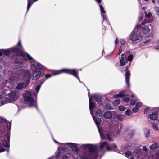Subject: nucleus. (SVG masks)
I'll return each instance as SVG.
<instances>
[{
  "mask_svg": "<svg viewBox=\"0 0 159 159\" xmlns=\"http://www.w3.org/2000/svg\"><path fill=\"white\" fill-rule=\"evenodd\" d=\"M123 48L121 47H120V49H119V53H118V55H119L121 53L122 51V50H123Z\"/></svg>",
  "mask_w": 159,
  "mask_h": 159,
  "instance_id": "47",
  "label": "nucleus"
},
{
  "mask_svg": "<svg viewBox=\"0 0 159 159\" xmlns=\"http://www.w3.org/2000/svg\"><path fill=\"white\" fill-rule=\"evenodd\" d=\"M125 156L128 157L131 156L130 159H138V153L137 152H134L132 154L131 152L130 151H128L125 153Z\"/></svg>",
  "mask_w": 159,
  "mask_h": 159,
  "instance_id": "14",
  "label": "nucleus"
},
{
  "mask_svg": "<svg viewBox=\"0 0 159 159\" xmlns=\"http://www.w3.org/2000/svg\"><path fill=\"white\" fill-rule=\"evenodd\" d=\"M120 129H119L117 131V133H118V134H119L120 133Z\"/></svg>",
  "mask_w": 159,
  "mask_h": 159,
  "instance_id": "60",
  "label": "nucleus"
},
{
  "mask_svg": "<svg viewBox=\"0 0 159 159\" xmlns=\"http://www.w3.org/2000/svg\"><path fill=\"white\" fill-rule=\"evenodd\" d=\"M137 107H135L132 110L133 112L134 113H136L137 112L138 110L139 109H137Z\"/></svg>",
  "mask_w": 159,
  "mask_h": 159,
  "instance_id": "41",
  "label": "nucleus"
},
{
  "mask_svg": "<svg viewBox=\"0 0 159 159\" xmlns=\"http://www.w3.org/2000/svg\"><path fill=\"white\" fill-rule=\"evenodd\" d=\"M145 13V14L144 19L145 22L147 23L152 21L153 20V18L152 14L150 13L146 14V12Z\"/></svg>",
  "mask_w": 159,
  "mask_h": 159,
  "instance_id": "17",
  "label": "nucleus"
},
{
  "mask_svg": "<svg viewBox=\"0 0 159 159\" xmlns=\"http://www.w3.org/2000/svg\"><path fill=\"white\" fill-rule=\"evenodd\" d=\"M140 27V26H137L130 34V39L132 41H138L140 40V35L139 28Z\"/></svg>",
  "mask_w": 159,
  "mask_h": 159,
  "instance_id": "5",
  "label": "nucleus"
},
{
  "mask_svg": "<svg viewBox=\"0 0 159 159\" xmlns=\"http://www.w3.org/2000/svg\"><path fill=\"white\" fill-rule=\"evenodd\" d=\"M9 99L10 101H14L17 98V95L15 91H12L8 94Z\"/></svg>",
  "mask_w": 159,
  "mask_h": 159,
  "instance_id": "15",
  "label": "nucleus"
},
{
  "mask_svg": "<svg viewBox=\"0 0 159 159\" xmlns=\"http://www.w3.org/2000/svg\"><path fill=\"white\" fill-rule=\"evenodd\" d=\"M120 42L121 44L122 45H124L125 43V41L124 39H121Z\"/></svg>",
  "mask_w": 159,
  "mask_h": 159,
  "instance_id": "39",
  "label": "nucleus"
},
{
  "mask_svg": "<svg viewBox=\"0 0 159 159\" xmlns=\"http://www.w3.org/2000/svg\"><path fill=\"white\" fill-rule=\"evenodd\" d=\"M63 144L66 145L68 147L71 148L72 150L75 152H77L78 151V144L76 143H63Z\"/></svg>",
  "mask_w": 159,
  "mask_h": 159,
  "instance_id": "12",
  "label": "nucleus"
},
{
  "mask_svg": "<svg viewBox=\"0 0 159 159\" xmlns=\"http://www.w3.org/2000/svg\"><path fill=\"white\" fill-rule=\"evenodd\" d=\"M143 150L145 152L147 151V148L146 146H144L143 147Z\"/></svg>",
  "mask_w": 159,
  "mask_h": 159,
  "instance_id": "52",
  "label": "nucleus"
},
{
  "mask_svg": "<svg viewBox=\"0 0 159 159\" xmlns=\"http://www.w3.org/2000/svg\"><path fill=\"white\" fill-rule=\"evenodd\" d=\"M118 43H119V41H118L117 39H116L115 41V43L116 44V45Z\"/></svg>",
  "mask_w": 159,
  "mask_h": 159,
  "instance_id": "57",
  "label": "nucleus"
},
{
  "mask_svg": "<svg viewBox=\"0 0 159 159\" xmlns=\"http://www.w3.org/2000/svg\"><path fill=\"white\" fill-rule=\"evenodd\" d=\"M106 108L109 110H110L112 109V107L109 105H107L106 107Z\"/></svg>",
  "mask_w": 159,
  "mask_h": 159,
  "instance_id": "48",
  "label": "nucleus"
},
{
  "mask_svg": "<svg viewBox=\"0 0 159 159\" xmlns=\"http://www.w3.org/2000/svg\"><path fill=\"white\" fill-rule=\"evenodd\" d=\"M62 73H65L72 75L74 76L77 78L80 82H81L79 78L77 76V73L75 69H63L60 70H57L53 73V75H56L60 74Z\"/></svg>",
  "mask_w": 159,
  "mask_h": 159,
  "instance_id": "4",
  "label": "nucleus"
},
{
  "mask_svg": "<svg viewBox=\"0 0 159 159\" xmlns=\"http://www.w3.org/2000/svg\"><path fill=\"white\" fill-rule=\"evenodd\" d=\"M27 85L23 83H18L16 86V89H20L26 87Z\"/></svg>",
  "mask_w": 159,
  "mask_h": 159,
  "instance_id": "24",
  "label": "nucleus"
},
{
  "mask_svg": "<svg viewBox=\"0 0 159 159\" xmlns=\"http://www.w3.org/2000/svg\"><path fill=\"white\" fill-rule=\"evenodd\" d=\"M54 140V142L56 143H58V142L56 141V140H55L54 139H53Z\"/></svg>",
  "mask_w": 159,
  "mask_h": 159,
  "instance_id": "61",
  "label": "nucleus"
},
{
  "mask_svg": "<svg viewBox=\"0 0 159 159\" xmlns=\"http://www.w3.org/2000/svg\"><path fill=\"white\" fill-rule=\"evenodd\" d=\"M144 25V24H143L142 23L141 25H140L137 26H140V27L139 28V30L140 31H141L140 29L142 28V32L144 35H146V36H150V30L148 25Z\"/></svg>",
  "mask_w": 159,
  "mask_h": 159,
  "instance_id": "8",
  "label": "nucleus"
},
{
  "mask_svg": "<svg viewBox=\"0 0 159 159\" xmlns=\"http://www.w3.org/2000/svg\"><path fill=\"white\" fill-rule=\"evenodd\" d=\"M118 108L119 110L121 111H124L125 109V108L123 106H119Z\"/></svg>",
  "mask_w": 159,
  "mask_h": 159,
  "instance_id": "37",
  "label": "nucleus"
},
{
  "mask_svg": "<svg viewBox=\"0 0 159 159\" xmlns=\"http://www.w3.org/2000/svg\"><path fill=\"white\" fill-rule=\"evenodd\" d=\"M150 42V40H148L146 41H145L144 42V44H146L149 43Z\"/></svg>",
  "mask_w": 159,
  "mask_h": 159,
  "instance_id": "53",
  "label": "nucleus"
},
{
  "mask_svg": "<svg viewBox=\"0 0 159 159\" xmlns=\"http://www.w3.org/2000/svg\"><path fill=\"white\" fill-rule=\"evenodd\" d=\"M104 116L107 119H110L112 116V114L110 111H107L104 113Z\"/></svg>",
  "mask_w": 159,
  "mask_h": 159,
  "instance_id": "25",
  "label": "nucleus"
},
{
  "mask_svg": "<svg viewBox=\"0 0 159 159\" xmlns=\"http://www.w3.org/2000/svg\"><path fill=\"white\" fill-rule=\"evenodd\" d=\"M81 148L84 150H88V151L82 154L81 157L82 159H90L98 156V151L96 145L86 144L81 145Z\"/></svg>",
  "mask_w": 159,
  "mask_h": 159,
  "instance_id": "1",
  "label": "nucleus"
},
{
  "mask_svg": "<svg viewBox=\"0 0 159 159\" xmlns=\"http://www.w3.org/2000/svg\"><path fill=\"white\" fill-rule=\"evenodd\" d=\"M4 123L5 124V126L2 129V132L4 133H6V131H9L11 128V124L10 122H7L6 120L1 117H0V123Z\"/></svg>",
  "mask_w": 159,
  "mask_h": 159,
  "instance_id": "10",
  "label": "nucleus"
},
{
  "mask_svg": "<svg viewBox=\"0 0 159 159\" xmlns=\"http://www.w3.org/2000/svg\"><path fill=\"white\" fill-rule=\"evenodd\" d=\"M132 113V111L128 109L126 111L125 114L127 116H130Z\"/></svg>",
  "mask_w": 159,
  "mask_h": 159,
  "instance_id": "35",
  "label": "nucleus"
},
{
  "mask_svg": "<svg viewBox=\"0 0 159 159\" xmlns=\"http://www.w3.org/2000/svg\"><path fill=\"white\" fill-rule=\"evenodd\" d=\"M149 108L148 107L145 108L144 110V114H146L148 111L149 110Z\"/></svg>",
  "mask_w": 159,
  "mask_h": 159,
  "instance_id": "49",
  "label": "nucleus"
},
{
  "mask_svg": "<svg viewBox=\"0 0 159 159\" xmlns=\"http://www.w3.org/2000/svg\"><path fill=\"white\" fill-rule=\"evenodd\" d=\"M99 7L101 12L102 16L103 18V23H104L105 21H107L106 16L103 14L105 13L106 12L104 10L103 7L101 5H100Z\"/></svg>",
  "mask_w": 159,
  "mask_h": 159,
  "instance_id": "21",
  "label": "nucleus"
},
{
  "mask_svg": "<svg viewBox=\"0 0 159 159\" xmlns=\"http://www.w3.org/2000/svg\"><path fill=\"white\" fill-rule=\"evenodd\" d=\"M143 19V17L142 16H140V17H139V20H142Z\"/></svg>",
  "mask_w": 159,
  "mask_h": 159,
  "instance_id": "56",
  "label": "nucleus"
},
{
  "mask_svg": "<svg viewBox=\"0 0 159 159\" xmlns=\"http://www.w3.org/2000/svg\"><path fill=\"white\" fill-rule=\"evenodd\" d=\"M5 149L4 148H2L0 149V152H3L5 151Z\"/></svg>",
  "mask_w": 159,
  "mask_h": 159,
  "instance_id": "55",
  "label": "nucleus"
},
{
  "mask_svg": "<svg viewBox=\"0 0 159 159\" xmlns=\"http://www.w3.org/2000/svg\"><path fill=\"white\" fill-rule=\"evenodd\" d=\"M60 148H59V152H58V153H57V155H56V158L57 159L59 157V156L60 155Z\"/></svg>",
  "mask_w": 159,
  "mask_h": 159,
  "instance_id": "45",
  "label": "nucleus"
},
{
  "mask_svg": "<svg viewBox=\"0 0 159 159\" xmlns=\"http://www.w3.org/2000/svg\"><path fill=\"white\" fill-rule=\"evenodd\" d=\"M125 117V116L120 114H117L116 116V118L119 120H122Z\"/></svg>",
  "mask_w": 159,
  "mask_h": 159,
  "instance_id": "29",
  "label": "nucleus"
},
{
  "mask_svg": "<svg viewBox=\"0 0 159 159\" xmlns=\"http://www.w3.org/2000/svg\"><path fill=\"white\" fill-rule=\"evenodd\" d=\"M129 98L128 97H125L123 99V100L124 102L128 103L129 101Z\"/></svg>",
  "mask_w": 159,
  "mask_h": 159,
  "instance_id": "36",
  "label": "nucleus"
},
{
  "mask_svg": "<svg viewBox=\"0 0 159 159\" xmlns=\"http://www.w3.org/2000/svg\"><path fill=\"white\" fill-rule=\"evenodd\" d=\"M153 128L156 130H158V124L157 123H153L152 124Z\"/></svg>",
  "mask_w": 159,
  "mask_h": 159,
  "instance_id": "33",
  "label": "nucleus"
},
{
  "mask_svg": "<svg viewBox=\"0 0 159 159\" xmlns=\"http://www.w3.org/2000/svg\"><path fill=\"white\" fill-rule=\"evenodd\" d=\"M62 159H69V157L67 156L64 155L62 157Z\"/></svg>",
  "mask_w": 159,
  "mask_h": 159,
  "instance_id": "50",
  "label": "nucleus"
},
{
  "mask_svg": "<svg viewBox=\"0 0 159 159\" xmlns=\"http://www.w3.org/2000/svg\"><path fill=\"white\" fill-rule=\"evenodd\" d=\"M33 2H32V0H28V5L27 7V11L29 10Z\"/></svg>",
  "mask_w": 159,
  "mask_h": 159,
  "instance_id": "30",
  "label": "nucleus"
},
{
  "mask_svg": "<svg viewBox=\"0 0 159 159\" xmlns=\"http://www.w3.org/2000/svg\"><path fill=\"white\" fill-rule=\"evenodd\" d=\"M155 10L157 14L159 15V8L157 7L155 8Z\"/></svg>",
  "mask_w": 159,
  "mask_h": 159,
  "instance_id": "43",
  "label": "nucleus"
},
{
  "mask_svg": "<svg viewBox=\"0 0 159 159\" xmlns=\"http://www.w3.org/2000/svg\"><path fill=\"white\" fill-rule=\"evenodd\" d=\"M17 74H18L16 75V76L20 80L23 79V80H25L30 77V74L28 71L24 70H20L17 72Z\"/></svg>",
  "mask_w": 159,
  "mask_h": 159,
  "instance_id": "7",
  "label": "nucleus"
},
{
  "mask_svg": "<svg viewBox=\"0 0 159 159\" xmlns=\"http://www.w3.org/2000/svg\"><path fill=\"white\" fill-rule=\"evenodd\" d=\"M128 67V66L126 67V70H125L126 71L125 74V80L126 84L129 87V79L130 74L129 71L127 70Z\"/></svg>",
  "mask_w": 159,
  "mask_h": 159,
  "instance_id": "20",
  "label": "nucleus"
},
{
  "mask_svg": "<svg viewBox=\"0 0 159 159\" xmlns=\"http://www.w3.org/2000/svg\"><path fill=\"white\" fill-rule=\"evenodd\" d=\"M95 0L98 3H100L101 1V0Z\"/></svg>",
  "mask_w": 159,
  "mask_h": 159,
  "instance_id": "58",
  "label": "nucleus"
},
{
  "mask_svg": "<svg viewBox=\"0 0 159 159\" xmlns=\"http://www.w3.org/2000/svg\"><path fill=\"white\" fill-rule=\"evenodd\" d=\"M112 148L113 149V151H116V146L115 145H113L111 146Z\"/></svg>",
  "mask_w": 159,
  "mask_h": 159,
  "instance_id": "42",
  "label": "nucleus"
},
{
  "mask_svg": "<svg viewBox=\"0 0 159 159\" xmlns=\"http://www.w3.org/2000/svg\"><path fill=\"white\" fill-rule=\"evenodd\" d=\"M92 98L97 102H100L102 101V97L99 95L95 94L92 96Z\"/></svg>",
  "mask_w": 159,
  "mask_h": 159,
  "instance_id": "23",
  "label": "nucleus"
},
{
  "mask_svg": "<svg viewBox=\"0 0 159 159\" xmlns=\"http://www.w3.org/2000/svg\"><path fill=\"white\" fill-rule=\"evenodd\" d=\"M152 0V2H153V3H155V0Z\"/></svg>",
  "mask_w": 159,
  "mask_h": 159,
  "instance_id": "62",
  "label": "nucleus"
},
{
  "mask_svg": "<svg viewBox=\"0 0 159 159\" xmlns=\"http://www.w3.org/2000/svg\"><path fill=\"white\" fill-rule=\"evenodd\" d=\"M127 59L126 57H122L120 59V65L123 66L127 63Z\"/></svg>",
  "mask_w": 159,
  "mask_h": 159,
  "instance_id": "22",
  "label": "nucleus"
},
{
  "mask_svg": "<svg viewBox=\"0 0 159 159\" xmlns=\"http://www.w3.org/2000/svg\"><path fill=\"white\" fill-rule=\"evenodd\" d=\"M45 81V80L44 79L42 80V81L40 82V84L36 86V93L33 92H30L29 91H26L24 96L25 100L27 102L29 106L32 107L36 106V101L33 99L32 96V95H34V96H37L38 93L40 89L41 85Z\"/></svg>",
  "mask_w": 159,
  "mask_h": 159,
  "instance_id": "2",
  "label": "nucleus"
},
{
  "mask_svg": "<svg viewBox=\"0 0 159 159\" xmlns=\"http://www.w3.org/2000/svg\"><path fill=\"white\" fill-rule=\"evenodd\" d=\"M17 49H18V51L16 52H15L17 54V55H20L22 57H25L26 56L28 60H29L30 62L32 63H34L35 60H34L32 57L30 56L29 54H27V53L23 52L20 51L19 49L17 48Z\"/></svg>",
  "mask_w": 159,
  "mask_h": 159,
  "instance_id": "9",
  "label": "nucleus"
},
{
  "mask_svg": "<svg viewBox=\"0 0 159 159\" xmlns=\"http://www.w3.org/2000/svg\"><path fill=\"white\" fill-rule=\"evenodd\" d=\"M95 114L96 116H101L102 114V112L100 110H98L95 111Z\"/></svg>",
  "mask_w": 159,
  "mask_h": 159,
  "instance_id": "31",
  "label": "nucleus"
},
{
  "mask_svg": "<svg viewBox=\"0 0 159 159\" xmlns=\"http://www.w3.org/2000/svg\"><path fill=\"white\" fill-rule=\"evenodd\" d=\"M131 97L132 98H133L134 97V94L132 95H131Z\"/></svg>",
  "mask_w": 159,
  "mask_h": 159,
  "instance_id": "63",
  "label": "nucleus"
},
{
  "mask_svg": "<svg viewBox=\"0 0 159 159\" xmlns=\"http://www.w3.org/2000/svg\"><path fill=\"white\" fill-rule=\"evenodd\" d=\"M141 104L140 102H138L137 103L136 106H135L136 107H137V109H139L140 107H141Z\"/></svg>",
  "mask_w": 159,
  "mask_h": 159,
  "instance_id": "40",
  "label": "nucleus"
},
{
  "mask_svg": "<svg viewBox=\"0 0 159 159\" xmlns=\"http://www.w3.org/2000/svg\"><path fill=\"white\" fill-rule=\"evenodd\" d=\"M129 147H130V146L129 145H126L125 147L126 148H128Z\"/></svg>",
  "mask_w": 159,
  "mask_h": 159,
  "instance_id": "59",
  "label": "nucleus"
},
{
  "mask_svg": "<svg viewBox=\"0 0 159 159\" xmlns=\"http://www.w3.org/2000/svg\"><path fill=\"white\" fill-rule=\"evenodd\" d=\"M9 131H6V134L5 135V137L4 139H2V144L4 147H9V143L10 136Z\"/></svg>",
  "mask_w": 159,
  "mask_h": 159,
  "instance_id": "11",
  "label": "nucleus"
},
{
  "mask_svg": "<svg viewBox=\"0 0 159 159\" xmlns=\"http://www.w3.org/2000/svg\"><path fill=\"white\" fill-rule=\"evenodd\" d=\"M15 62L16 63H18V62H19V61H17V60H15Z\"/></svg>",
  "mask_w": 159,
  "mask_h": 159,
  "instance_id": "64",
  "label": "nucleus"
},
{
  "mask_svg": "<svg viewBox=\"0 0 159 159\" xmlns=\"http://www.w3.org/2000/svg\"><path fill=\"white\" fill-rule=\"evenodd\" d=\"M133 56L131 55H130L128 57V59L129 61H130L132 60Z\"/></svg>",
  "mask_w": 159,
  "mask_h": 159,
  "instance_id": "44",
  "label": "nucleus"
},
{
  "mask_svg": "<svg viewBox=\"0 0 159 159\" xmlns=\"http://www.w3.org/2000/svg\"><path fill=\"white\" fill-rule=\"evenodd\" d=\"M144 132H145L146 136V137H148L150 132L149 129H144Z\"/></svg>",
  "mask_w": 159,
  "mask_h": 159,
  "instance_id": "34",
  "label": "nucleus"
},
{
  "mask_svg": "<svg viewBox=\"0 0 159 159\" xmlns=\"http://www.w3.org/2000/svg\"><path fill=\"white\" fill-rule=\"evenodd\" d=\"M120 100H116L113 102V104L114 106H117L120 104Z\"/></svg>",
  "mask_w": 159,
  "mask_h": 159,
  "instance_id": "32",
  "label": "nucleus"
},
{
  "mask_svg": "<svg viewBox=\"0 0 159 159\" xmlns=\"http://www.w3.org/2000/svg\"><path fill=\"white\" fill-rule=\"evenodd\" d=\"M158 117L156 113H152L149 115V118L151 120H156Z\"/></svg>",
  "mask_w": 159,
  "mask_h": 159,
  "instance_id": "26",
  "label": "nucleus"
},
{
  "mask_svg": "<svg viewBox=\"0 0 159 159\" xmlns=\"http://www.w3.org/2000/svg\"><path fill=\"white\" fill-rule=\"evenodd\" d=\"M125 91H122L120 92L119 94L114 95V97L115 98H121L124 95Z\"/></svg>",
  "mask_w": 159,
  "mask_h": 159,
  "instance_id": "27",
  "label": "nucleus"
},
{
  "mask_svg": "<svg viewBox=\"0 0 159 159\" xmlns=\"http://www.w3.org/2000/svg\"><path fill=\"white\" fill-rule=\"evenodd\" d=\"M10 102L9 98L0 95V104L1 105Z\"/></svg>",
  "mask_w": 159,
  "mask_h": 159,
  "instance_id": "18",
  "label": "nucleus"
},
{
  "mask_svg": "<svg viewBox=\"0 0 159 159\" xmlns=\"http://www.w3.org/2000/svg\"><path fill=\"white\" fill-rule=\"evenodd\" d=\"M52 75L50 74H46L45 75V77L47 79L51 77Z\"/></svg>",
  "mask_w": 159,
  "mask_h": 159,
  "instance_id": "46",
  "label": "nucleus"
},
{
  "mask_svg": "<svg viewBox=\"0 0 159 159\" xmlns=\"http://www.w3.org/2000/svg\"><path fill=\"white\" fill-rule=\"evenodd\" d=\"M88 90L89 91L88 92V96L89 97V107L90 110V111L91 112V114L93 113L92 112V109L94 108L95 107V104L94 103L92 102V100L90 98L89 96V89H88Z\"/></svg>",
  "mask_w": 159,
  "mask_h": 159,
  "instance_id": "19",
  "label": "nucleus"
},
{
  "mask_svg": "<svg viewBox=\"0 0 159 159\" xmlns=\"http://www.w3.org/2000/svg\"><path fill=\"white\" fill-rule=\"evenodd\" d=\"M104 147H106L107 150L108 151H111V147H109V145L107 142H104L100 143V149L102 150L104 148Z\"/></svg>",
  "mask_w": 159,
  "mask_h": 159,
  "instance_id": "16",
  "label": "nucleus"
},
{
  "mask_svg": "<svg viewBox=\"0 0 159 159\" xmlns=\"http://www.w3.org/2000/svg\"><path fill=\"white\" fill-rule=\"evenodd\" d=\"M159 147L157 143H153L150 145L149 148L151 150H154L158 148Z\"/></svg>",
  "mask_w": 159,
  "mask_h": 159,
  "instance_id": "28",
  "label": "nucleus"
},
{
  "mask_svg": "<svg viewBox=\"0 0 159 159\" xmlns=\"http://www.w3.org/2000/svg\"><path fill=\"white\" fill-rule=\"evenodd\" d=\"M91 115L94 121L96 123L101 137L103 139H107L109 141H111V139L110 138V136L108 134H104V135H102V133H101V130L99 129V126L101 122V119L100 118H96V117H95L93 115V113H91Z\"/></svg>",
  "mask_w": 159,
  "mask_h": 159,
  "instance_id": "6",
  "label": "nucleus"
},
{
  "mask_svg": "<svg viewBox=\"0 0 159 159\" xmlns=\"http://www.w3.org/2000/svg\"><path fill=\"white\" fill-rule=\"evenodd\" d=\"M18 50V49H17V47H16L7 49H2V51H3V55L6 56L9 55L10 52H17Z\"/></svg>",
  "mask_w": 159,
  "mask_h": 159,
  "instance_id": "13",
  "label": "nucleus"
},
{
  "mask_svg": "<svg viewBox=\"0 0 159 159\" xmlns=\"http://www.w3.org/2000/svg\"><path fill=\"white\" fill-rule=\"evenodd\" d=\"M2 49H0V51H1L0 52V56H1L3 55V51H2Z\"/></svg>",
  "mask_w": 159,
  "mask_h": 159,
  "instance_id": "54",
  "label": "nucleus"
},
{
  "mask_svg": "<svg viewBox=\"0 0 159 159\" xmlns=\"http://www.w3.org/2000/svg\"><path fill=\"white\" fill-rule=\"evenodd\" d=\"M31 68L32 72V80H36L40 76L43 75L44 73L40 71L41 70H43L44 69V67L42 65L35 61L34 63H31Z\"/></svg>",
  "mask_w": 159,
  "mask_h": 159,
  "instance_id": "3",
  "label": "nucleus"
},
{
  "mask_svg": "<svg viewBox=\"0 0 159 159\" xmlns=\"http://www.w3.org/2000/svg\"><path fill=\"white\" fill-rule=\"evenodd\" d=\"M136 102L135 100L132 99L131 100L130 102V105L132 106H134L135 104V103Z\"/></svg>",
  "mask_w": 159,
  "mask_h": 159,
  "instance_id": "38",
  "label": "nucleus"
},
{
  "mask_svg": "<svg viewBox=\"0 0 159 159\" xmlns=\"http://www.w3.org/2000/svg\"><path fill=\"white\" fill-rule=\"evenodd\" d=\"M18 45L19 46H20L21 48H22V46L21 45V42L20 40H19V41L18 42Z\"/></svg>",
  "mask_w": 159,
  "mask_h": 159,
  "instance_id": "51",
  "label": "nucleus"
}]
</instances>
